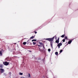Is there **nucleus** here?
Wrapping results in <instances>:
<instances>
[{
    "label": "nucleus",
    "instance_id": "2eb2a0df",
    "mask_svg": "<svg viewBox=\"0 0 78 78\" xmlns=\"http://www.w3.org/2000/svg\"><path fill=\"white\" fill-rule=\"evenodd\" d=\"M39 43L40 44H41V45H43V44L41 42H40Z\"/></svg>",
    "mask_w": 78,
    "mask_h": 78
},
{
    "label": "nucleus",
    "instance_id": "b1692460",
    "mask_svg": "<svg viewBox=\"0 0 78 78\" xmlns=\"http://www.w3.org/2000/svg\"><path fill=\"white\" fill-rule=\"evenodd\" d=\"M21 78H25V77H21Z\"/></svg>",
    "mask_w": 78,
    "mask_h": 78
},
{
    "label": "nucleus",
    "instance_id": "bb28decb",
    "mask_svg": "<svg viewBox=\"0 0 78 78\" xmlns=\"http://www.w3.org/2000/svg\"><path fill=\"white\" fill-rule=\"evenodd\" d=\"M43 47L44 48V46H43Z\"/></svg>",
    "mask_w": 78,
    "mask_h": 78
},
{
    "label": "nucleus",
    "instance_id": "f8f14e48",
    "mask_svg": "<svg viewBox=\"0 0 78 78\" xmlns=\"http://www.w3.org/2000/svg\"><path fill=\"white\" fill-rule=\"evenodd\" d=\"M26 44H27V42H24L23 43V45H26Z\"/></svg>",
    "mask_w": 78,
    "mask_h": 78
},
{
    "label": "nucleus",
    "instance_id": "6e6552de",
    "mask_svg": "<svg viewBox=\"0 0 78 78\" xmlns=\"http://www.w3.org/2000/svg\"><path fill=\"white\" fill-rule=\"evenodd\" d=\"M55 42L56 43H57V44H58V43H59V40H56Z\"/></svg>",
    "mask_w": 78,
    "mask_h": 78
},
{
    "label": "nucleus",
    "instance_id": "39448f33",
    "mask_svg": "<svg viewBox=\"0 0 78 78\" xmlns=\"http://www.w3.org/2000/svg\"><path fill=\"white\" fill-rule=\"evenodd\" d=\"M72 42V40H71L70 41H69L68 42V44H70Z\"/></svg>",
    "mask_w": 78,
    "mask_h": 78
},
{
    "label": "nucleus",
    "instance_id": "7ed1b4c3",
    "mask_svg": "<svg viewBox=\"0 0 78 78\" xmlns=\"http://www.w3.org/2000/svg\"><path fill=\"white\" fill-rule=\"evenodd\" d=\"M0 71L1 73H3L5 72V70L3 69H0Z\"/></svg>",
    "mask_w": 78,
    "mask_h": 78
},
{
    "label": "nucleus",
    "instance_id": "ddd939ff",
    "mask_svg": "<svg viewBox=\"0 0 78 78\" xmlns=\"http://www.w3.org/2000/svg\"><path fill=\"white\" fill-rule=\"evenodd\" d=\"M55 54L56 55H57L58 54V52H55Z\"/></svg>",
    "mask_w": 78,
    "mask_h": 78
},
{
    "label": "nucleus",
    "instance_id": "412c9836",
    "mask_svg": "<svg viewBox=\"0 0 78 78\" xmlns=\"http://www.w3.org/2000/svg\"><path fill=\"white\" fill-rule=\"evenodd\" d=\"M62 52V50H61L60 51V53H61Z\"/></svg>",
    "mask_w": 78,
    "mask_h": 78
},
{
    "label": "nucleus",
    "instance_id": "aec40b11",
    "mask_svg": "<svg viewBox=\"0 0 78 78\" xmlns=\"http://www.w3.org/2000/svg\"><path fill=\"white\" fill-rule=\"evenodd\" d=\"M65 39H67V37H66V36L65 37Z\"/></svg>",
    "mask_w": 78,
    "mask_h": 78
},
{
    "label": "nucleus",
    "instance_id": "dca6fc26",
    "mask_svg": "<svg viewBox=\"0 0 78 78\" xmlns=\"http://www.w3.org/2000/svg\"><path fill=\"white\" fill-rule=\"evenodd\" d=\"M0 67H1V68H2V67H3L2 65H0Z\"/></svg>",
    "mask_w": 78,
    "mask_h": 78
},
{
    "label": "nucleus",
    "instance_id": "393cba45",
    "mask_svg": "<svg viewBox=\"0 0 78 78\" xmlns=\"http://www.w3.org/2000/svg\"><path fill=\"white\" fill-rule=\"evenodd\" d=\"M35 34H36L37 33V32H35Z\"/></svg>",
    "mask_w": 78,
    "mask_h": 78
},
{
    "label": "nucleus",
    "instance_id": "1a4fd4ad",
    "mask_svg": "<svg viewBox=\"0 0 78 78\" xmlns=\"http://www.w3.org/2000/svg\"><path fill=\"white\" fill-rule=\"evenodd\" d=\"M53 44V43H52V42H51V45L52 47V48H53V46H52L53 44Z\"/></svg>",
    "mask_w": 78,
    "mask_h": 78
},
{
    "label": "nucleus",
    "instance_id": "5701e85b",
    "mask_svg": "<svg viewBox=\"0 0 78 78\" xmlns=\"http://www.w3.org/2000/svg\"><path fill=\"white\" fill-rule=\"evenodd\" d=\"M38 45V46L39 47H42V46H41V45Z\"/></svg>",
    "mask_w": 78,
    "mask_h": 78
},
{
    "label": "nucleus",
    "instance_id": "f257e3e1",
    "mask_svg": "<svg viewBox=\"0 0 78 78\" xmlns=\"http://www.w3.org/2000/svg\"><path fill=\"white\" fill-rule=\"evenodd\" d=\"M55 37H56L54 36L52 38H46L45 39V40H47V41H53V39H55ZM55 38H56V37Z\"/></svg>",
    "mask_w": 78,
    "mask_h": 78
},
{
    "label": "nucleus",
    "instance_id": "20e7f679",
    "mask_svg": "<svg viewBox=\"0 0 78 78\" xmlns=\"http://www.w3.org/2000/svg\"><path fill=\"white\" fill-rule=\"evenodd\" d=\"M62 43H60L59 44H58V45H57V46L58 47V48H60V46H61V45H62Z\"/></svg>",
    "mask_w": 78,
    "mask_h": 78
},
{
    "label": "nucleus",
    "instance_id": "9d476101",
    "mask_svg": "<svg viewBox=\"0 0 78 78\" xmlns=\"http://www.w3.org/2000/svg\"><path fill=\"white\" fill-rule=\"evenodd\" d=\"M65 36V35L64 34L62 35V36H61V37H64Z\"/></svg>",
    "mask_w": 78,
    "mask_h": 78
},
{
    "label": "nucleus",
    "instance_id": "4468645a",
    "mask_svg": "<svg viewBox=\"0 0 78 78\" xmlns=\"http://www.w3.org/2000/svg\"><path fill=\"white\" fill-rule=\"evenodd\" d=\"M37 41V40H35V39H34V40H32V42H33V41Z\"/></svg>",
    "mask_w": 78,
    "mask_h": 78
},
{
    "label": "nucleus",
    "instance_id": "9b49d317",
    "mask_svg": "<svg viewBox=\"0 0 78 78\" xmlns=\"http://www.w3.org/2000/svg\"><path fill=\"white\" fill-rule=\"evenodd\" d=\"M2 51H0V56H2Z\"/></svg>",
    "mask_w": 78,
    "mask_h": 78
},
{
    "label": "nucleus",
    "instance_id": "4be33fe9",
    "mask_svg": "<svg viewBox=\"0 0 78 78\" xmlns=\"http://www.w3.org/2000/svg\"><path fill=\"white\" fill-rule=\"evenodd\" d=\"M62 41L63 42H65V39H64Z\"/></svg>",
    "mask_w": 78,
    "mask_h": 78
},
{
    "label": "nucleus",
    "instance_id": "f3484780",
    "mask_svg": "<svg viewBox=\"0 0 78 78\" xmlns=\"http://www.w3.org/2000/svg\"><path fill=\"white\" fill-rule=\"evenodd\" d=\"M34 38V36H32V37H30V39H33Z\"/></svg>",
    "mask_w": 78,
    "mask_h": 78
},
{
    "label": "nucleus",
    "instance_id": "0eeeda50",
    "mask_svg": "<svg viewBox=\"0 0 78 78\" xmlns=\"http://www.w3.org/2000/svg\"><path fill=\"white\" fill-rule=\"evenodd\" d=\"M28 78H30V77H31V76L30 75V73H28Z\"/></svg>",
    "mask_w": 78,
    "mask_h": 78
},
{
    "label": "nucleus",
    "instance_id": "6ab92c4d",
    "mask_svg": "<svg viewBox=\"0 0 78 78\" xmlns=\"http://www.w3.org/2000/svg\"><path fill=\"white\" fill-rule=\"evenodd\" d=\"M48 51H51V50L50 49H48Z\"/></svg>",
    "mask_w": 78,
    "mask_h": 78
},
{
    "label": "nucleus",
    "instance_id": "f03ea898",
    "mask_svg": "<svg viewBox=\"0 0 78 78\" xmlns=\"http://www.w3.org/2000/svg\"><path fill=\"white\" fill-rule=\"evenodd\" d=\"M3 64L5 66H8L9 65V62H3Z\"/></svg>",
    "mask_w": 78,
    "mask_h": 78
},
{
    "label": "nucleus",
    "instance_id": "a211bd4d",
    "mask_svg": "<svg viewBox=\"0 0 78 78\" xmlns=\"http://www.w3.org/2000/svg\"><path fill=\"white\" fill-rule=\"evenodd\" d=\"M36 44V43L34 42H33V45H35Z\"/></svg>",
    "mask_w": 78,
    "mask_h": 78
},
{
    "label": "nucleus",
    "instance_id": "a878e982",
    "mask_svg": "<svg viewBox=\"0 0 78 78\" xmlns=\"http://www.w3.org/2000/svg\"><path fill=\"white\" fill-rule=\"evenodd\" d=\"M59 38H58V40L59 41Z\"/></svg>",
    "mask_w": 78,
    "mask_h": 78
},
{
    "label": "nucleus",
    "instance_id": "423d86ee",
    "mask_svg": "<svg viewBox=\"0 0 78 78\" xmlns=\"http://www.w3.org/2000/svg\"><path fill=\"white\" fill-rule=\"evenodd\" d=\"M19 75H23V73H21V72H20L19 73Z\"/></svg>",
    "mask_w": 78,
    "mask_h": 78
}]
</instances>
